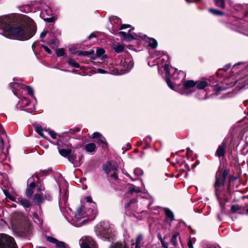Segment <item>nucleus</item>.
<instances>
[{
  "label": "nucleus",
  "instance_id": "obj_1",
  "mask_svg": "<svg viewBox=\"0 0 248 248\" xmlns=\"http://www.w3.org/2000/svg\"><path fill=\"white\" fill-rule=\"evenodd\" d=\"M13 19L9 16L0 17V34L11 39L25 41L31 38L35 33L36 26L34 21L29 19L27 27L17 26L13 27Z\"/></svg>",
  "mask_w": 248,
  "mask_h": 248
},
{
  "label": "nucleus",
  "instance_id": "obj_2",
  "mask_svg": "<svg viewBox=\"0 0 248 248\" xmlns=\"http://www.w3.org/2000/svg\"><path fill=\"white\" fill-rule=\"evenodd\" d=\"M92 209H86L85 211L84 206L81 205L77 210L72 217L71 223L74 226L79 227L82 226L86 222L87 219H84L88 217L89 220H93L96 216L98 211L96 203H93Z\"/></svg>",
  "mask_w": 248,
  "mask_h": 248
},
{
  "label": "nucleus",
  "instance_id": "obj_3",
  "mask_svg": "<svg viewBox=\"0 0 248 248\" xmlns=\"http://www.w3.org/2000/svg\"><path fill=\"white\" fill-rule=\"evenodd\" d=\"M11 224L15 231L20 236H27L32 232L31 226L21 214L15 213L11 218Z\"/></svg>",
  "mask_w": 248,
  "mask_h": 248
},
{
  "label": "nucleus",
  "instance_id": "obj_4",
  "mask_svg": "<svg viewBox=\"0 0 248 248\" xmlns=\"http://www.w3.org/2000/svg\"><path fill=\"white\" fill-rule=\"evenodd\" d=\"M94 231L99 238L108 242H113L116 234L113 225L108 221L99 223L94 227Z\"/></svg>",
  "mask_w": 248,
  "mask_h": 248
},
{
  "label": "nucleus",
  "instance_id": "obj_5",
  "mask_svg": "<svg viewBox=\"0 0 248 248\" xmlns=\"http://www.w3.org/2000/svg\"><path fill=\"white\" fill-rule=\"evenodd\" d=\"M170 75H166V81L168 86L177 92L176 90L178 86L180 85V88H183V85L186 82L184 80L186 77V73L182 71L177 70L172 67L170 68Z\"/></svg>",
  "mask_w": 248,
  "mask_h": 248
},
{
  "label": "nucleus",
  "instance_id": "obj_6",
  "mask_svg": "<svg viewBox=\"0 0 248 248\" xmlns=\"http://www.w3.org/2000/svg\"><path fill=\"white\" fill-rule=\"evenodd\" d=\"M170 58L163 51L155 52L151 58H148V65L150 66L157 65L158 67L160 66L164 67V70L167 75H170V67L169 65ZM159 70V68H158Z\"/></svg>",
  "mask_w": 248,
  "mask_h": 248
},
{
  "label": "nucleus",
  "instance_id": "obj_7",
  "mask_svg": "<svg viewBox=\"0 0 248 248\" xmlns=\"http://www.w3.org/2000/svg\"><path fill=\"white\" fill-rule=\"evenodd\" d=\"M208 85V82L204 80L197 82H195L193 80H187L183 84V88L181 89L180 85H179L176 91L181 94L188 95L195 92L196 88L198 90H202Z\"/></svg>",
  "mask_w": 248,
  "mask_h": 248
},
{
  "label": "nucleus",
  "instance_id": "obj_8",
  "mask_svg": "<svg viewBox=\"0 0 248 248\" xmlns=\"http://www.w3.org/2000/svg\"><path fill=\"white\" fill-rule=\"evenodd\" d=\"M133 30V29H132ZM132 29L128 30L127 32L125 31H120L119 34L122 36V38L123 40L129 42L133 39L136 37H139L141 38L142 40H145L146 41H148L149 46L153 48H155L157 46V41L154 38H148L146 35H143L141 33L138 34L136 33H132L131 31Z\"/></svg>",
  "mask_w": 248,
  "mask_h": 248
},
{
  "label": "nucleus",
  "instance_id": "obj_9",
  "mask_svg": "<svg viewBox=\"0 0 248 248\" xmlns=\"http://www.w3.org/2000/svg\"><path fill=\"white\" fill-rule=\"evenodd\" d=\"M117 64L118 65L110 72L111 74L122 75L127 73L133 67L134 62L132 59L128 57L122 59Z\"/></svg>",
  "mask_w": 248,
  "mask_h": 248
},
{
  "label": "nucleus",
  "instance_id": "obj_10",
  "mask_svg": "<svg viewBox=\"0 0 248 248\" xmlns=\"http://www.w3.org/2000/svg\"><path fill=\"white\" fill-rule=\"evenodd\" d=\"M233 76L229 78H226L224 80V83L227 85L226 88H219V90H224L227 88L236 85L237 88L239 89H247L248 88V74L245 75L242 78L235 80L232 78Z\"/></svg>",
  "mask_w": 248,
  "mask_h": 248
},
{
  "label": "nucleus",
  "instance_id": "obj_11",
  "mask_svg": "<svg viewBox=\"0 0 248 248\" xmlns=\"http://www.w3.org/2000/svg\"><path fill=\"white\" fill-rule=\"evenodd\" d=\"M0 248H17V246L13 237L0 234Z\"/></svg>",
  "mask_w": 248,
  "mask_h": 248
},
{
  "label": "nucleus",
  "instance_id": "obj_12",
  "mask_svg": "<svg viewBox=\"0 0 248 248\" xmlns=\"http://www.w3.org/2000/svg\"><path fill=\"white\" fill-rule=\"evenodd\" d=\"M229 174V170H225L222 173L219 172L216 174V181L215 184V188L216 190V195L217 192L222 190L224 186L226 177Z\"/></svg>",
  "mask_w": 248,
  "mask_h": 248
},
{
  "label": "nucleus",
  "instance_id": "obj_13",
  "mask_svg": "<svg viewBox=\"0 0 248 248\" xmlns=\"http://www.w3.org/2000/svg\"><path fill=\"white\" fill-rule=\"evenodd\" d=\"M40 17L45 21L51 23L54 20L52 11L51 8L47 5L43 6L40 12Z\"/></svg>",
  "mask_w": 248,
  "mask_h": 248
},
{
  "label": "nucleus",
  "instance_id": "obj_14",
  "mask_svg": "<svg viewBox=\"0 0 248 248\" xmlns=\"http://www.w3.org/2000/svg\"><path fill=\"white\" fill-rule=\"evenodd\" d=\"M79 243L81 248H97L95 242L90 236H83Z\"/></svg>",
  "mask_w": 248,
  "mask_h": 248
},
{
  "label": "nucleus",
  "instance_id": "obj_15",
  "mask_svg": "<svg viewBox=\"0 0 248 248\" xmlns=\"http://www.w3.org/2000/svg\"><path fill=\"white\" fill-rule=\"evenodd\" d=\"M17 107L21 109L27 108L24 110L29 113H31L35 110L34 106L31 105L29 100L25 97L21 98L17 104Z\"/></svg>",
  "mask_w": 248,
  "mask_h": 248
},
{
  "label": "nucleus",
  "instance_id": "obj_16",
  "mask_svg": "<svg viewBox=\"0 0 248 248\" xmlns=\"http://www.w3.org/2000/svg\"><path fill=\"white\" fill-rule=\"evenodd\" d=\"M118 165L114 162H108L103 166V169L105 173L108 175L109 173L117 171Z\"/></svg>",
  "mask_w": 248,
  "mask_h": 248
},
{
  "label": "nucleus",
  "instance_id": "obj_17",
  "mask_svg": "<svg viewBox=\"0 0 248 248\" xmlns=\"http://www.w3.org/2000/svg\"><path fill=\"white\" fill-rule=\"evenodd\" d=\"M17 80V81L11 82L10 83V86L11 88L12 89L13 92L14 93V94L16 96H17L16 91L18 90L19 89H24V87H25V85L20 83V81H21V79L14 78V80Z\"/></svg>",
  "mask_w": 248,
  "mask_h": 248
},
{
  "label": "nucleus",
  "instance_id": "obj_18",
  "mask_svg": "<svg viewBox=\"0 0 248 248\" xmlns=\"http://www.w3.org/2000/svg\"><path fill=\"white\" fill-rule=\"evenodd\" d=\"M164 211L166 215L165 221L169 224L170 226L171 225V222L174 220V216L173 212L169 208H164Z\"/></svg>",
  "mask_w": 248,
  "mask_h": 248
},
{
  "label": "nucleus",
  "instance_id": "obj_19",
  "mask_svg": "<svg viewBox=\"0 0 248 248\" xmlns=\"http://www.w3.org/2000/svg\"><path fill=\"white\" fill-rule=\"evenodd\" d=\"M245 68L248 71V65L246 66L244 63H238L234 64L232 69V73L240 74L239 72Z\"/></svg>",
  "mask_w": 248,
  "mask_h": 248
},
{
  "label": "nucleus",
  "instance_id": "obj_20",
  "mask_svg": "<svg viewBox=\"0 0 248 248\" xmlns=\"http://www.w3.org/2000/svg\"><path fill=\"white\" fill-rule=\"evenodd\" d=\"M226 148V140H223L222 143L219 145L216 151V155L218 157H221L224 155Z\"/></svg>",
  "mask_w": 248,
  "mask_h": 248
},
{
  "label": "nucleus",
  "instance_id": "obj_21",
  "mask_svg": "<svg viewBox=\"0 0 248 248\" xmlns=\"http://www.w3.org/2000/svg\"><path fill=\"white\" fill-rule=\"evenodd\" d=\"M84 149L87 152L93 155L96 152V146L94 143H90L85 145Z\"/></svg>",
  "mask_w": 248,
  "mask_h": 248
},
{
  "label": "nucleus",
  "instance_id": "obj_22",
  "mask_svg": "<svg viewBox=\"0 0 248 248\" xmlns=\"http://www.w3.org/2000/svg\"><path fill=\"white\" fill-rule=\"evenodd\" d=\"M58 149L60 154L63 157L68 156L71 153L70 149H61L60 145L58 146Z\"/></svg>",
  "mask_w": 248,
  "mask_h": 248
},
{
  "label": "nucleus",
  "instance_id": "obj_23",
  "mask_svg": "<svg viewBox=\"0 0 248 248\" xmlns=\"http://www.w3.org/2000/svg\"><path fill=\"white\" fill-rule=\"evenodd\" d=\"M112 48L117 53H122L124 50V47L123 45L119 44L113 45L112 46Z\"/></svg>",
  "mask_w": 248,
  "mask_h": 248
},
{
  "label": "nucleus",
  "instance_id": "obj_24",
  "mask_svg": "<svg viewBox=\"0 0 248 248\" xmlns=\"http://www.w3.org/2000/svg\"><path fill=\"white\" fill-rule=\"evenodd\" d=\"M180 237L179 236V233L178 232L174 233L172 237L170 239V242L173 245V246L176 247L178 244V239H180Z\"/></svg>",
  "mask_w": 248,
  "mask_h": 248
},
{
  "label": "nucleus",
  "instance_id": "obj_25",
  "mask_svg": "<svg viewBox=\"0 0 248 248\" xmlns=\"http://www.w3.org/2000/svg\"><path fill=\"white\" fill-rule=\"evenodd\" d=\"M16 202H19L24 208H29L31 206V203L26 199L17 198Z\"/></svg>",
  "mask_w": 248,
  "mask_h": 248
},
{
  "label": "nucleus",
  "instance_id": "obj_26",
  "mask_svg": "<svg viewBox=\"0 0 248 248\" xmlns=\"http://www.w3.org/2000/svg\"><path fill=\"white\" fill-rule=\"evenodd\" d=\"M141 192V189L140 187L136 186L134 185H132L131 186L128 188L127 193L130 194L133 193V192H136L138 193H140Z\"/></svg>",
  "mask_w": 248,
  "mask_h": 248
},
{
  "label": "nucleus",
  "instance_id": "obj_27",
  "mask_svg": "<svg viewBox=\"0 0 248 248\" xmlns=\"http://www.w3.org/2000/svg\"><path fill=\"white\" fill-rule=\"evenodd\" d=\"M96 142L99 144L102 145V147L103 148H106L107 147V142L105 138L103 136H101L97 140Z\"/></svg>",
  "mask_w": 248,
  "mask_h": 248
},
{
  "label": "nucleus",
  "instance_id": "obj_28",
  "mask_svg": "<svg viewBox=\"0 0 248 248\" xmlns=\"http://www.w3.org/2000/svg\"><path fill=\"white\" fill-rule=\"evenodd\" d=\"M67 63L72 67L75 68H80L79 64L76 62L73 59L70 58L67 60Z\"/></svg>",
  "mask_w": 248,
  "mask_h": 248
},
{
  "label": "nucleus",
  "instance_id": "obj_29",
  "mask_svg": "<svg viewBox=\"0 0 248 248\" xmlns=\"http://www.w3.org/2000/svg\"><path fill=\"white\" fill-rule=\"evenodd\" d=\"M35 186H31V185H28V186L27 188L26 191V195L27 197H30L32 195V193L33 192V189Z\"/></svg>",
  "mask_w": 248,
  "mask_h": 248
},
{
  "label": "nucleus",
  "instance_id": "obj_30",
  "mask_svg": "<svg viewBox=\"0 0 248 248\" xmlns=\"http://www.w3.org/2000/svg\"><path fill=\"white\" fill-rule=\"evenodd\" d=\"M105 52V51L103 48H97L96 51V57L101 58V59H103L105 57L104 55Z\"/></svg>",
  "mask_w": 248,
  "mask_h": 248
},
{
  "label": "nucleus",
  "instance_id": "obj_31",
  "mask_svg": "<svg viewBox=\"0 0 248 248\" xmlns=\"http://www.w3.org/2000/svg\"><path fill=\"white\" fill-rule=\"evenodd\" d=\"M142 235L141 234H139L136 239L135 243L131 244L132 247L135 245H143L142 243Z\"/></svg>",
  "mask_w": 248,
  "mask_h": 248
},
{
  "label": "nucleus",
  "instance_id": "obj_32",
  "mask_svg": "<svg viewBox=\"0 0 248 248\" xmlns=\"http://www.w3.org/2000/svg\"><path fill=\"white\" fill-rule=\"evenodd\" d=\"M44 199L42 195L40 194H36L34 196V202L37 204H41L43 202Z\"/></svg>",
  "mask_w": 248,
  "mask_h": 248
},
{
  "label": "nucleus",
  "instance_id": "obj_33",
  "mask_svg": "<svg viewBox=\"0 0 248 248\" xmlns=\"http://www.w3.org/2000/svg\"><path fill=\"white\" fill-rule=\"evenodd\" d=\"M152 141V138L150 136H147L143 140V142L145 144V146L143 147L144 149L150 147V144Z\"/></svg>",
  "mask_w": 248,
  "mask_h": 248
},
{
  "label": "nucleus",
  "instance_id": "obj_34",
  "mask_svg": "<svg viewBox=\"0 0 248 248\" xmlns=\"http://www.w3.org/2000/svg\"><path fill=\"white\" fill-rule=\"evenodd\" d=\"M3 193L7 198H8L12 201L16 202L17 199H16L14 196L12 195L8 191L5 189L3 190Z\"/></svg>",
  "mask_w": 248,
  "mask_h": 248
},
{
  "label": "nucleus",
  "instance_id": "obj_35",
  "mask_svg": "<svg viewBox=\"0 0 248 248\" xmlns=\"http://www.w3.org/2000/svg\"><path fill=\"white\" fill-rule=\"evenodd\" d=\"M85 200L86 201V202H87L89 203V204L88 205H87L86 206V208L87 209L91 210L92 208V203H95L94 202H93L92 197L91 196H88L85 198Z\"/></svg>",
  "mask_w": 248,
  "mask_h": 248
},
{
  "label": "nucleus",
  "instance_id": "obj_36",
  "mask_svg": "<svg viewBox=\"0 0 248 248\" xmlns=\"http://www.w3.org/2000/svg\"><path fill=\"white\" fill-rule=\"evenodd\" d=\"M216 5L222 9L225 8V0H214Z\"/></svg>",
  "mask_w": 248,
  "mask_h": 248
},
{
  "label": "nucleus",
  "instance_id": "obj_37",
  "mask_svg": "<svg viewBox=\"0 0 248 248\" xmlns=\"http://www.w3.org/2000/svg\"><path fill=\"white\" fill-rule=\"evenodd\" d=\"M47 44L53 47H56L58 46V41L56 38H53L52 39L48 41Z\"/></svg>",
  "mask_w": 248,
  "mask_h": 248
},
{
  "label": "nucleus",
  "instance_id": "obj_38",
  "mask_svg": "<svg viewBox=\"0 0 248 248\" xmlns=\"http://www.w3.org/2000/svg\"><path fill=\"white\" fill-rule=\"evenodd\" d=\"M44 130L42 128V127L41 126H37L35 127V131L41 137L45 138L43 132Z\"/></svg>",
  "mask_w": 248,
  "mask_h": 248
},
{
  "label": "nucleus",
  "instance_id": "obj_39",
  "mask_svg": "<svg viewBox=\"0 0 248 248\" xmlns=\"http://www.w3.org/2000/svg\"><path fill=\"white\" fill-rule=\"evenodd\" d=\"M134 173L136 176L139 177L143 174V170L140 168H136L134 170Z\"/></svg>",
  "mask_w": 248,
  "mask_h": 248
},
{
  "label": "nucleus",
  "instance_id": "obj_40",
  "mask_svg": "<svg viewBox=\"0 0 248 248\" xmlns=\"http://www.w3.org/2000/svg\"><path fill=\"white\" fill-rule=\"evenodd\" d=\"M108 177L111 180H117L118 179V175L117 174L116 171L109 173V174L108 175Z\"/></svg>",
  "mask_w": 248,
  "mask_h": 248
},
{
  "label": "nucleus",
  "instance_id": "obj_41",
  "mask_svg": "<svg viewBox=\"0 0 248 248\" xmlns=\"http://www.w3.org/2000/svg\"><path fill=\"white\" fill-rule=\"evenodd\" d=\"M209 12L213 14V15H217V16H221V15H223V13L219 11V10H215V9H210L209 10Z\"/></svg>",
  "mask_w": 248,
  "mask_h": 248
},
{
  "label": "nucleus",
  "instance_id": "obj_42",
  "mask_svg": "<svg viewBox=\"0 0 248 248\" xmlns=\"http://www.w3.org/2000/svg\"><path fill=\"white\" fill-rule=\"evenodd\" d=\"M24 89H26L28 91V94L30 95L33 96L35 98L33 95V90L31 86L25 85V87H24Z\"/></svg>",
  "mask_w": 248,
  "mask_h": 248
},
{
  "label": "nucleus",
  "instance_id": "obj_43",
  "mask_svg": "<svg viewBox=\"0 0 248 248\" xmlns=\"http://www.w3.org/2000/svg\"><path fill=\"white\" fill-rule=\"evenodd\" d=\"M56 54L57 56H63L65 54L64 49L63 48H59L56 50Z\"/></svg>",
  "mask_w": 248,
  "mask_h": 248
},
{
  "label": "nucleus",
  "instance_id": "obj_44",
  "mask_svg": "<svg viewBox=\"0 0 248 248\" xmlns=\"http://www.w3.org/2000/svg\"><path fill=\"white\" fill-rule=\"evenodd\" d=\"M35 180L34 179V176H32V177H31L28 180V184L29 185L35 186L36 185H35Z\"/></svg>",
  "mask_w": 248,
  "mask_h": 248
},
{
  "label": "nucleus",
  "instance_id": "obj_45",
  "mask_svg": "<svg viewBox=\"0 0 248 248\" xmlns=\"http://www.w3.org/2000/svg\"><path fill=\"white\" fill-rule=\"evenodd\" d=\"M45 131L48 132L52 139H56L57 138V134L54 131L50 130V129L46 130Z\"/></svg>",
  "mask_w": 248,
  "mask_h": 248
},
{
  "label": "nucleus",
  "instance_id": "obj_46",
  "mask_svg": "<svg viewBox=\"0 0 248 248\" xmlns=\"http://www.w3.org/2000/svg\"><path fill=\"white\" fill-rule=\"evenodd\" d=\"M76 158V156L75 155H71V154L68 156V160L72 163H74Z\"/></svg>",
  "mask_w": 248,
  "mask_h": 248
},
{
  "label": "nucleus",
  "instance_id": "obj_47",
  "mask_svg": "<svg viewBox=\"0 0 248 248\" xmlns=\"http://www.w3.org/2000/svg\"><path fill=\"white\" fill-rule=\"evenodd\" d=\"M241 207L238 205H233L231 207V211L232 212H235L236 211L240 210Z\"/></svg>",
  "mask_w": 248,
  "mask_h": 248
},
{
  "label": "nucleus",
  "instance_id": "obj_48",
  "mask_svg": "<svg viewBox=\"0 0 248 248\" xmlns=\"http://www.w3.org/2000/svg\"><path fill=\"white\" fill-rule=\"evenodd\" d=\"M90 54V52L88 51H80L78 53V56H88Z\"/></svg>",
  "mask_w": 248,
  "mask_h": 248
},
{
  "label": "nucleus",
  "instance_id": "obj_49",
  "mask_svg": "<svg viewBox=\"0 0 248 248\" xmlns=\"http://www.w3.org/2000/svg\"><path fill=\"white\" fill-rule=\"evenodd\" d=\"M110 22L111 23V24H112V22H113L114 23H116L117 24H119V23H121V19L117 17H113V18H112L111 20H110Z\"/></svg>",
  "mask_w": 248,
  "mask_h": 248
},
{
  "label": "nucleus",
  "instance_id": "obj_50",
  "mask_svg": "<svg viewBox=\"0 0 248 248\" xmlns=\"http://www.w3.org/2000/svg\"><path fill=\"white\" fill-rule=\"evenodd\" d=\"M110 248H125V247L121 244L119 243L115 244L114 245L111 246Z\"/></svg>",
  "mask_w": 248,
  "mask_h": 248
},
{
  "label": "nucleus",
  "instance_id": "obj_51",
  "mask_svg": "<svg viewBox=\"0 0 248 248\" xmlns=\"http://www.w3.org/2000/svg\"><path fill=\"white\" fill-rule=\"evenodd\" d=\"M102 135L100 133L96 132L93 134L92 138L98 139Z\"/></svg>",
  "mask_w": 248,
  "mask_h": 248
},
{
  "label": "nucleus",
  "instance_id": "obj_52",
  "mask_svg": "<svg viewBox=\"0 0 248 248\" xmlns=\"http://www.w3.org/2000/svg\"><path fill=\"white\" fill-rule=\"evenodd\" d=\"M160 242L162 248H168V243L164 241L162 239H160Z\"/></svg>",
  "mask_w": 248,
  "mask_h": 248
},
{
  "label": "nucleus",
  "instance_id": "obj_53",
  "mask_svg": "<svg viewBox=\"0 0 248 248\" xmlns=\"http://www.w3.org/2000/svg\"><path fill=\"white\" fill-rule=\"evenodd\" d=\"M80 130L79 129L77 128L76 129H70L68 131H66L63 132V134H69V133H72L73 132H78Z\"/></svg>",
  "mask_w": 248,
  "mask_h": 248
},
{
  "label": "nucleus",
  "instance_id": "obj_54",
  "mask_svg": "<svg viewBox=\"0 0 248 248\" xmlns=\"http://www.w3.org/2000/svg\"><path fill=\"white\" fill-rule=\"evenodd\" d=\"M42 47L44 48L45 51L49 54H52V51L46 46L44 45H42Z\"/></svg>",
  "mask_w": 248,
  "mask_h": 248
},
{
  "label": "nucleus",
  "instance_id": "obj_55",
  "mask_svg": "<svg viewBox=\"0 0 248 248\" xmlns=\"http://www.w3.org/2000/svg\"><path fill=\"white\" fill-rule=\"evenodd\" d=\"M33 219L35 222H36L38 224H41L42 222V221H41L38 218L36 214L33 215Z\"/></svg>",
  "mask_w": 248,
  "mask_h": 248
},
{
  "label": "nucleus",
  "instance_id": "obj_56",
  "mask_svg": "<svg viewBox=\"0 0 248 248\" xmlns=\"http://www.w3.org/2000/svg\"><path fill=\"white\" fill-rule=\"evenodd\" d=\"M4 143H3V140H2V139L0 137V152L2 153V150L3 149V148H4Z\"/></svg>",
  "mask_w": 248,
  "mask_h": 248
},
{
  "label": "nucleus",
  "instance_id": "obj_57",
  "mask_svg": "<svg viewBox=\"0 0 248 248\" xmlns=\"http://www.w3.org/2000/svg\"><path fill=\"white\" fill-rule=\"evenodd\" d=\"M97 70V72L100 74H106L107 73H109V72L107 71L106 70L103 69L102 68H98Z\"/></svg>",
  "mask_w": 248,
  "mask_h": 248
},
{
  "label": "nucleus",
  "instance_id": "obj_58",
  "mask_svg": "<svg viewBox=\"0 0 248 248\" xmlns=\"http://www.w3.org/2000/svg\"><path fill=\"white\" fill-rule=\"evenodd\" d=\"M47 31L46 30H44V31L40 34V38H44L47 33Z\"/></svg>",
  "mask_w": 248,
  "mask_h": 248
},
{
  "label": "nucleus",
  "instance_id": "obj_59",
  "mask_svg": "<svg viewBox=\"0 0 248 248\" xmlns=\"http://www.w3.org/2000/svg\"><path fill=\"white\" fill-rule=\"evenodd\" d=\"M130 27V25H128V24H123L122 25L120 28V30H124L125 29H126V28H128Z\"/></svg>",
  "mask_w": 248,
  "mask_h": 248
},
{
  "label": "nucleus",
  "instance_id": "obj_60",
  "mask_svg": "<svg viewBox=\"0 0 248 248\" xmlns=\"http://www.w3.org/2000/svg\"><path fill=\"white\" fill-rule=\"evenodd\" d=\"M37 187H38V190L39 191H43L45 190V187L43 186H42L41 185L39 186V185H37Z\"/></svg>",
  "mask_w": 248,
  "mask_h": 248
},
{
  "label": "nucleus",
  "instance_id": "obj_61",
  "mask_svg": "<svg viewBox=\"0 0 248 248\" xmlns=\"http://www.w3.org/2000/svg\"><path fill=\"white\" fill-rule=\"evenodd\" d=\"M136 200L134 199L130 201V202L127 204V206H130L133 203H135L136 202Z\"/></svg>",
  "mask_w": 248,
  "mask_h": 248
},
{
  "label": "nucleus",
  "instance_id": "obj_62",
  "mask_svg": "<svg viewBox=\"0 0 248 248\" xmlns=\"http://www.w3.org/2000/svg\"><path fill=\"white\" fill-rule=\"evenodd\" d=\"M93 37H96V35L93 32L88 37V39L89 40Z\"/></svg>",
  "mask_w": 248,
  "mask_h": 248
},
{
  "label": "nucleus",
  "instance_id": "obj_63",
  "mask_svg": "<svg viewBox=\"0 0 248 248\" xmlns=\"http://www.w3.org/2000/svg\"><path fill=\"white\" fill-rule=\"evenodd\" d=\"M191 152H192V151L189 148H188L187 149L186 154H187V157H189V156H190L191 155Z\"/></svg>",
  "mask_w": 248,
  "mask_h": 248
},
{
  "label": "nucleus",
  "instance_id": "obj_64",
  "mask_svg": "<svg viewBox=\"0 0 248 248\" xmlns=\"http://www.w3.org/2000/svg\"><path fill=\"white\" fill-rule=\"evenodd\" d=\"M125 175L126 176H127L128 177H129L132 181H135V180L138 179L137 178H132L131 177V176L129 174H128V173H126Z\"/></svg>",
  "mask_w": 248,
  "mask_h": 248
}]
</instances>
